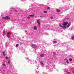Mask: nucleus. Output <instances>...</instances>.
I'll list each match as a JSON object with an SVG mask.
<instances>
[{"instance_id": "obj_1", "label": "nucleus", "mask_w": 74, "mask_h": 74, "mask_svg": "<svg viewBox=\"0 0 74 74\" xmlns=\"http://www.w3.org/2000/svg\"><path fill=\"white\" fill-rule=\"evenodd\" d=\"M68 24V22H64L62 23V25L63 26H66Z\"/></svg>"}, {"instance_id": "obj_2", "label": "nucleus", "mask_w": 74, "mask_h": 74, "mask_svg": "<svg viewBox=\"0 0 74 74\" xmlns=\"http://www.w3.org/2000/svg\"><path fill=\"white\" fill-rule=\"evenodd\" d=\"M40 19H39L37 21V22L39 25H41V23H40Z\"/></svg>"}, {"instance_id": "obj_3", "label": "nucleus", "mask_w": 74, "mask_h": 74, "mask_svg": "<svg viewBox=\"0 0 74 74\" xmlns=\"http://www.w3.org/2000/svg\"><path fill=\"white\" fill-rule=\"evenodd\" d=\"M31 47H34L36 46L35 45H34V44H31L30 45Z\"/></svg>"}, {"instance_id": "obj_4", "label": "nucleus", "mask_w": 74, "mask_h": 74, "mask_svg": "<svg viewBox=\"0 0 74 74\" xmlns=\"http://www.w3.org/2000/svg\"><path fill=\"white\" fill-rule=\"evenodd\" d=\"M9 34H10V33H8V34H7V36L8 38H10V36L9 35Z\"/></svg>"}, {"instance_id": "obj_5", "label": "nucleus", "mask_w": 74, "mask_h": 74, "mask_svg": "<svg viewBox=\"0 0 74 74\" xmlns=\"http://www.w3.org/2000/svg\"><path fill=\"white\" fill-rule=\"evenodd\" d=\"M10 19V18H9L8 16H6V20H8V19Z\"/></svg>"}, {"instance_id": "obj_6", "label": "nucleus", "mask_w": 74, "mask_h": 74, "mask_svg": "<svg viewBox=\"0 0 74 74\" xmlns=\"http://www.w3.org/2000/svg\"><path fill=\"white\" fill-rule=\"evenodd\" d=\"M71 24V23L70 22L69 23L67 26V27H70V26Z\"/></svg>"}, {"instance_id": "obj_7", "label": "nucleus", "mask_w": 74, "mask_h": 74, "mask_svg": "<svg viewBox=\"0 0 74 74\" xmlns=\"http://www.w3.org/2000/svg\"><path fill=\"white\" fill-rule=\"evenodd\" d=\"M58 42L57 41H53V44H56Z\"/></svg>"}, {"instance_id": "obj_8", "label": "nucleus", "mask_w": 74, "mask_h": 74, "mask_svg": "<svg viewBox=\"0 0 74 74\" xmlns=\"http://www.w3.org/2000/svg\"><path fill=\"white\" fill-rule=\"evenodd\" d=\"M40 57H42V58H43L44 56V54H41L40 55Z\"/></svg>"}, {"instance_id": "obj_9", "label": "nucleus", "mask_w": 74, "mask_h": 74, "mask_svg": "<svg viewBox=\"0 0 74 74\" xmlns=\"http://www.w3.org/2000/svg\"><path fill=\"white\" fill-rule=\"evenodd\" d=\"M5 35V31L3 30V35L4 36Z\"/></svg>"}, {"instance_id": "obj_10", "label": "nucleus", "mask_w": 74, "mask_h": 74, "mask_svg": "<svg viewBox=\"0 0 74 74\" xmlns=\"http://www.w3.org/2000/svg\"><path fill=\"white\" fill-rule=\"evenodd\" d=\"M59 25L60 26V27H62L63 26H62V24H61L60 23L59 24Z\"/></svg>"}, {"instance_id": "obj_11", "label": "nucleus", "mask_w": 74, "mask_h": 74, "mask_svg": "<svg viewBox=\"0 0 74 74\" xmlns=\"http://www.w3.org/2000/svg\"><path fill=\"white\" fill-rule=\"evenodd\" d=\"M2 53H3V55L4 56H5V51H3Z\"/></svg>"}, {"instance_id": "obj_12", "label": "nucleus", "mask_w": 74, "mask_h": 74, "mask_svg": "<svg viewBox=\"0 0 74 74\" xmlns=\"http://www.w3.org/2000/svg\"><path fill=\"white\" fill-rule=\"evenodd\" d=\"M62 28L63 29H66V28H67V27L64 26L63 27H62Z\"/></svg>"}, {"instance_id": "obj_13", "label": "nucleus", "mask_w": 74, "mask_h": 74, "mask_svg": "<svg viewBox=\"0 0 74 74\" xmlns=\"http://www.w3.org/2000/svg\"><path fill=\"white\" fill-rule=\"evenodd\" d=\"M34 30H37V27H36V26H35L34 27Z\"/></svg>"}, {"instance_id": "obj_14", "label": "nucleus", "mask_w": 74, "mask_h": 74, "mask_svg": "<svg viewBox=\"0 0 74 74\" xmlns=\"http://www.w3.org/2000/svg\"><path fill=\"white\" fill-rule=\"evenodd\" d=\"M29 16H31V17H33V16H34V15L33 14V15H30Z\"/></svg>"}, {"instance_id": "obj_15", "label": "nucleus", "mask_w": 74, "mask_h": 74, "mask_svg": "<svg viewBox=\"0 0 74 74\" xmlns=\"http://www.w3.org/2000/svg\"><path fill=\"white\" fill-rule=\"evenodd\" d=\"M2 19H5L6 20V16L5 17H2Z\"/></svg>"}, {"instance_id": "obj_16", "label": "nucleus", "mask_w": 74, "mask_h": 74, "mask_svg": "<svg viewBox=\"0 0 74 74\" xmlns=\"http://www.w3.org/2000/svg\"><path fill=\"white\" fill-rule=\"evenodd\" d=\"M43 12H44V13H45L46 14H47V11H44Z\"/></svg>"}, {"instance_id": "obj_17", "label": "nucleus", "mask_w": 74, "mask_h": 74, "mask_svg": "<svg viewBox=\"0 0 74 74\" xmlns=\"http://www.w3.org/2000/svg\"><path fill=\"white\" fill-rule=\"evenodd\" d=\"M10 60H9L8 61V63L9 64H10Z\"/></svg>"}, {"instance_id": "obj_18", "label": "nucleus", "mask_w": 74, "mask_h": 74, "mask_svg": "<svg viewBox=\"0 0 74 74\" xmlns=\"http://www.w3.org/2000/svg\"><path fill=\"white\" fill-rule=\"evenodd\" d=\"M56 11H57V12H60V10H59V9H56Z\"/></svg>"}, {"instance_id": "obj_19", "label": "nucleus", "mask_w": 74, "mask_h": 74, "mask_svg": "<svg viewBox=\"0 0 74 74\" xmlns=\"http://www.w3.org/2000/svg\"><path fill=\"white\" fill-rule=\"evenodd\" d=\"M71 39H72V40H74V36H73L72 37Z\"/></svg>"}, {"instance_id": "obj_20", "label": "nucleus", "mask_w": 74, "mask_h": 74, "mask_svg": "<svg viewBox=\"0 0 74 74\" xmlns=\"http://www.w3.org/2000/svg\"><path fill=\"white\" fill-rule=\"evenodd\" d=\"M72 60H72V59H71V58H70V59H69V61H72Z\"/></svg>"}, {"instance_id": "obj_21", "label": "nucleus", "mask_w": 74, "mask_h": 74, "mask_svg": "<svg viewBox=\"0 0 74 74\" xmlns=\"http://www.w3.org/2000/svg\"><path fill=\"white\" fill-rule=\"evenodd\" d=\"M14 10L15 12H18V11L16 10L14 8Z\"/></svg>"}, {"instance_id": "obj_22", "label": "nucleus", "mask_w": 74, "mask_h": 74, "mask_svg": "<svg viewBox=\"0 0 74 74\" xmlns=\"http://www.w3.org/2000/svg\"><path fill=\"white\" fill-rule=\"evenodd\" d=\"M18 45H18V44H16V48H17V47H18Z\"/></svg>"}, {"instance_id": "obj_23", "label": "nucleus", "mask_w": 74, "mask_h": 74, "mask_svg": "<svg viewBox=\"0 0 74 74\" xmlns=\"http://www.w3.org/2000/svg\"><path fill=\"white\" fill-rule=\"evenodd\" d=\"M5 58H6V59H8L9 58V57H6Z\"/></svg>"}, {"instance_id": "obj_24", "label": "nucleus", "mask_w": 74, "mask_h": 74, "mask_svg": "<svg viewBox=\"0 0 74 74\" xmlns=\"http://www.w3.org/2000/svg\"><path fill=\"white\" fill-rule=\"evenodd\" d=\"M40 63H41L42 64H44V63H43V62H40Z\"/></svg>"}, {"instance_id": "obj_25", "label": "nucleus", "mask_w": 74, "mask_h": 74, "mask_svg": "<svg viewBox=\"0 0 74 74\" xmlns=\"http://www.w3.org/2000/svg\"><path fill=\"white\" fill-rule=\"evenodd\" d=\"M66 62L68 64L69 63V61L68 60L66 61Z\"/></svg>"}, {"instance_id": "obj_26", "label": "nucleus", "mask_w": 74, "mask_h": 74, "mask_svg": "<svg viewBox=\"0 0 74 74\" xmlns=\"http://www.w3.org/2000/svg\"><path fill=\"white\" fill-rule=\"evenodd\" d=\"M3 66H5V64H3Z\"/></svg>"}, {"instance_id": "obj_27", "label": "nucleus", "mask_w": 74, "mask_h": 74, "mask_svg": "<svg viewBox=\"0 0 74 74\" xmlns=\"http://www.w3.org/2000/svg\"><path fill=\"white\" fill-rule=\"evenodd\" d=\"M20 45H22V42H20Z\"/></svg>"}, {"instance_id": "obj_28", "label": "nucleus", "mask_w": 74, "mask_h": 74, "mask_svg": "<svg viewBox=\"0 0 74 74\" xmlns=\"http://www.w3.org/2000/svg\"><path fill=\"white\" fill-rule=\"evenodd\" d=\"M64 60H66V61H67L68 60H67V58H65Z\"/></svg>"}, {"instance_id": "obj_29", "label": "nucleus", "mask_w": 74, "mask_h": 74, "mask_svg": "<svg viewBox=\"0 0 74 74\" xmlns=\"http://www.w3.org/2000/svg\"><path fill=\"white\" fill-rule=\"evenodd\" d=\"M53 54H54V55H56V53L55 52H53Z\"/></svg>"}, {"instance_id": "obj_30", "label": "nucleus", "mask_w": 74, "mask_h": 74, "mask_svg": "<svg viewBox=\"0 0 74 74\" xmlns=\"http://www.w3.org/2000/svg\"><path fill=\"white\" fill-rule=\"evenodd\" d=\"M51 19H53V17L52 16L51 17Z\"/></svg>"}, {"instance_id": "obj_31", "label": "nucleus", "mask_w": 74, "mask_h": 74, "mask_svg": "<svg viewBox=\"0 0 74 74\" xmlns=\"http://www.w3.org/2000/svg\"><path fill=\"white\" fill-rule=\"evenodd\" d=\"M47 9H48V10H49V9H50V8H49V7H48Z\"/></svg>"}, {"instance_id": "obj_32", "label": "nucleus", "mask_w": 74, "mask_h": 74, "mask_svg": "<svg viewBox=\"0 0 74 74\" xmlns=\"http://www.w3.org/2000/svg\"><path fill=\"white\" fill-rule=\"evenodd\" d=\"M27 18H28V19H30V17H27Z\"/></svg>"}, {"instance_id": "obj_33", "label": "nucleus", "mask_w": 74, "mask_h": 74, "mask_svg": "<svg viewBox=\"0 0 74 74\" xmlns=\"http://www.w3.org/2000/svg\"><path fill=\"white\" fill-rule=\"evenodd\" d=\"M67 74H70V72H68V73H67Z\"/></svg>"}, {"instance_id": "obj_34", "label": "nucleus", "mask_w": 74, "mask_h": 74, "mask_svg": "<svg viewBox=\"0 0 74 74\" xmlns=\"http://www.w3.org/2000/svg\"><path fill=\"white\" fill-rule=\"evenodd\" d=\"M40 18H41L42 17H43V16H40Z\"/></svg>"}, {"instance_id": "obj_35", "label": "nucleus", "mask_w": 74, "mask_h": 74, "mask_svg": "<svg viewBox=\"0 0 74 74\" xmlns=\"http://www.w3.org/2000/svg\"><path fill=\"white\" fill-rule=\"evenodd\" d=\"M25 32H27V31L25 30Z\"/></svg>"}]
</instances>
